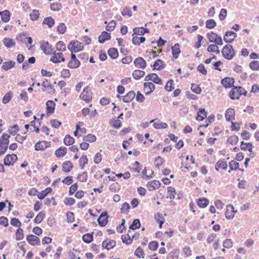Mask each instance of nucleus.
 Wrapping results in <instances>:
<instances>
[{
	"label": "nucleus",
	"mask_w": 259,
	"mask_h": 259,
	"mask_svg": "<svg viewBox=\"0 0 259 259\" xmlns=\"http://www.w3.org/2000/svg\"><path fill=\"white\" fill-rule=\"evenodd\" d=\"M222 54L226 59L230 60L234 57L235 51L232 46L226 45L222 50Z\"/></svg>",
	"instance_id": "nucleus-1"
},
{
	"label": "nucleus",
	"mask_w": 259,
	"mask_h": 259,
	"mask_svg": "<svg viewBox=\"0 0 259 259\" xmlns=\"http://www.w3.org/2000/svg\"><path fill=\"white\" fill-rule=\"evenodd\" d=\"M79 97L87 103L90 102L92 100V93L90 88L89 87L85 88Z\"/></svg>",
	"instance_id": "nucleus-2"
},
{
	"label": "nucleus",
	"mask_w": 259,
	"mask_h": 259,
	"mask_svg": "<svg viewBox=\"0 0 259 259\" xmlns=\"http://www.w3.org/2000/svg\"><path fill=\"white\" fill-rule=\"evenodd\" d=\"M242 90H244V88L241 87H233L229 94L230 98L232 100L236 99H238L239 96L241 95V93H242L241 92Z\"/></svg>",
	"instance_id": "nucleus-3"
},
{
	"label": "nucleus",
	"mask_w": 259,
	"mask_h": 259,
	"mask_svg": "<svg viewBox=\"0 0 259 259\" xmlns=\"http://www.w3.org/2000/svg\"><path fill=\"white\" fill-rule=\"evenodd\" d=\"M83 48V46L81 42L78 41H71L68 46V49L70 50L72 53L74 51V52H77L80 51Z\"/></svg>",
	"instance_id": "nucleus-4"
},
{
	"label": "nucleus",
	"mask_w": 259,
	"mask_h": 259,
	"mask_svg": "<svg viewBox=\"0 0 259 259\" xmlns=\"http://www.w3.org/2000/svg\"><path fill=\"white\" fill-rule=\"evenodd\" d=\"M17 156L16 154H8L4 159V163L5 165H13L14 163L17 160Z\"/></svg>",
	"instance_id": "nucleus-5"
},
{
	"label": "nucleus",
	"mask_w": 259,
	"mask_h": 259,
	"mask_svg": "<svg viewBox=\"0 0 259 259\" xmlns=\"http://www.w3.org/2000/svg\"><path fill=\"white\" fill-rule=\"evenodd\" d=\"M144 80L146 81L152 80L155 83L158 84H162V80L155 73H151L146 75Z\"/></svg>",
	"instance_id": "nucleus-6"
},
{
	"label": "nucleus",
	"mask_w": 259,
	"mask_h": 259,
	"mask_svg": "<svg viewBox=\"0 0 259 259\" xmlns=\"http://www.w3.org/2000/svg\"><path fill=\"white\" fill-rule=\"evenodd\" d=\"M51 145V142L42 141H39L35 145V150L36 151L44 150L48 147H49Z\"/></svg>",
	"instance_id": "nucleus-7"
},
{
	"label": "nucleus",
	"mask_w": 259,
	"mask_h": 259,
	"mask_svg": "<svg viewBox=\"0 0 259 259\" xmlns=\"http://www.w3.org/2000/svg\"><path fill=\"white\" fill-rule=\"evenodd\" d=\"M237 36V35L235 32L229 31L226 32L224 37V40L226 42L232 43L234 40L235 38H236Z\"/></svg>",
	"instance_id": "nucleus-8"
},
{
	"label": "nucleus",
	"mask_w": 259,
	"mask_h": 259,
	"mask_svg": "<svg viewBox=\"0 0 259 259\" xmlns=\"http://www.w3.org/2000/svg\"><path fill=\"white\" fill-rule=\"evenodd\" d=\"M237 212L235 210L233 205L229 204L227 205V209L225 212L226 218L227 219H231L234 217V213Z\"/></svg>",
	"instance_id": "nucleus-9"
},
{
	"label": "nucleus",
	"mask_w": 259,
	"mask_h": 259,
	"mask_svg": "<svg viewBox=\"0 0 259 259\" xmlns=\"http://www.w3.org/2000/svg\"><path fill=\"white\" fill-rule=\"evenodd\" d=\"M40 49L45 54H50L52 53V46L48 41L41 42Z\"/></svg>",
	"instance_id": "nucleus-10"
},
{
	"label": "nucleus",
	"mask_w": 259,
	"mask_h": 259,
	"mask_svg": "<svg viewBox=\"0 0 259 259\" xmlns=\"http://www.w3.org/2000/svg\"><path fill=\"white\" fill-rule=\"evenodd\" d=\"M116 244V242L113 240L106 239L102 243V247L106 248L108 250L113 248Z\"/></svg>",
	"instance_id": "nucleus-11"
},
{
	"label": "nucleus",
	"mask_w": 259,
	"mask_h": 259,
	"mask_svg": "<svg viewBox=\"0 0 259 259\" xmlns=\"http://www.w3.org/2000/svg\"><path fill=\"white\" fill-rule=\"evenodd\" d=\"M108 222V215L106 212H103L101 214L99 218L98 219V222L99 224L102 226H105Z\"/></svg>",
	"instance_id": "nucleus-12"
},
{
	"label": "nucleus",
	"mask_w": 259,
	"mask_h": 259,
	"mask_svg": "<svg viewBox=\"0 0 259 259\" xmlns=\"http://www.w3.org/2000/svg\"><path fill=\"white\" fill-rule=\"evenodd\" d=\"M27 241L32 245H36L39 244V239L38 237L33 235H29L27 236Z\"/></svg>",
	"instance_id": "nucleus-13"
},
{
	"label": "nucleus",
	"mask_w": 259,
	"mask_h": 259,
	"mask_svg": "<svg viewBox=\"0 0 259 259\" xmlns=\"http://www.w3.org/2000/svg\"><path fill=\"white\" fill-rule=\"evenodd\" d=\"M50 61L54 63H59L60 61H64L65 59L63 56L62 53H54L53 56L50 59Z\"/></svg>",
	"instance_id": "nucleus-14"
},
{
	"label": "nucleus",
	"mask_w": 259,
	"mask_h": 259,
	"mask_svg": "<svg viewBox=\"0 0 259 259\" xmlns=\"http://www.w3.org/2000/svg\"><path fill=\"white\" fill-rule=\"evenodd\" d=\"M46 108L48 114H52L55 109V103L52 100H49L46 103Z\"/></svg>",
	"instance_id": "nucleus-15"
},
{
	"label": "nucleus",
	"mask_w": 259,
	"mask_h": 259,
	"mask_svg": "<svg viewBox=\"0 0 259 259\" xmlns=\"http://www.w3.org/2000/svg\"><path fill=\"white\" fill-rule=\"evenodd\" d=\"M136 66H138L139 68L144 69L146 66V61L142 57H138L134 62Z\"/></svg>",
	"instance_id": "nucleus-16"
},
{
	"label": "nucleus",
	"mask_w": 259,
	"mask_h": 259,
	"mask_svg": "<svg viewBox=\"0 0 259 259\" xmlns=\"http://www.w3.org/2000/svg\"><path fill=\"white\" fill-rule=\"evenodd\" d=\"M234 82V79L230 77H225L221 81L223 85L226 88L231 87Z\"/></svg>",
	"instance_id": "nucleus-17"
},
{
	"label": "nucleus",
	"mask_w": 259,
	"mask_h": 259,
	"mask_svg": "<svg viewBox=\"0 0 259 259\" xmlns=\"http://www.w3.org/2000/svg\"><path fill=\"white\" fill-rule=\"evenodd\" d=\"M136 94L134 91H130L123 97V101L128 103L132 101L135 97Z\"/></svg>",
	"instance_id": "nucleus-18"
},
{
	"label": "nucleus",
	"mask_w": 259,
	"mask_h": 259,
	"mask_svg": "<svg viewBox=\"0 0 259 259\" xmlns=\"http://www.w3.org/2000/svg\"><path fill=\"white\" fill-rule=\"evenodd\" d=\"M15 64L16 63L15 61L10 60L3 63V64L2 66V68L6 71H7L13 68Z\"/></svg>",
	"instance_id": "nucleus-19"
},
{
	"label": "nucleus",
	"mask_w": 259,
	"mask_h": 259,
	"mask_svg": "<svg viewBox=\"0 0 259 259\" xmlns=\"http://www.w3.org/2000/svg\"><path fill=\"white\" fill-rule=\"evenodd\" d=\"M9 141L4 142L2 139H0V155L4 154L7 151Z\"/></svg>",
	"instance_id": "nucleus-20"
},
{
	"label": "nucleus",
	"mask_w": 259,
	"mask_h": 259,
	"mask_svg": "<svg viewBox=\"0 0 259 259\" xmlns=\"http://www.w3.org/2000/svg\"><path fill=\"white\" fill-rule=\"evenodd\" d=\"M110 34L106 31H103L99 36V42L103 44L106 40L110 39Z\"/></svg>",
	"instance_id": "nucleus-21"
},
{
	"label": "nucleus",
	"mask_w": 259,
	"mask_h": 259,
	"mask_svg": "<svg viewBox=\"0 0 259 259\" xmlns=\"http://www.w3.org/2000/svg\"><path fill=\"white\" fill-rule=\"evenodd\" d=\"M172 53L173 57L177 59L179 57V55L181 53L180 46L179 44H176L171 47Z\"/></svg>",
	"instance_id": "nucleus-22"
},
{
	"label": "nucleus",
	"mask_w": 259,
	"mask_h": 259,
	"mask_svg": "<svg viewBox=\"0 0 259 259\" xmlns=\"http://www.w3.org/2000/svg\"><path fill=\"white\" fill-rule=\"evenodd\" d=\"M144 88L145 91H147L146 94H149L152 92L155 89V85L152 82H145Z\"/></svg>",
	"instance_id": "nucleus-23"
},
{
	"label": "nucleus",
	"mask_w": 259,
	"mask_h": 259,
	"mask_svg": "<svg viewBox=\"0 0 259 259\" xmlns=\"http://www.w3.org/2000/svg\"><path fill=\"white\" fill-rule=\"evenodd\" d=\"M73 167V164L70 161H65L63 163L62 169L65 172H69Z\"/></svg>",
	"instance_id": "nucleus-24"
},
{
	"label": "nucleus",
	"mask_w": 259,
	"mask_h": 259,
	"mask_svg": "<svg viewBox=\"0 0 259 259\" xmlns=\"http://www.w3.org/2000/svg\"><path fill=\"white\" fill-rule=\"evenodd\" d=\"M4 45L8 48H11L15 45V42L14 39L10 38H5L3 40Z\"/></svg>",
	"instance_id": "nucleus-25"
},
{
	"label": "nucleus",
	"mask_w": 259,
	"mask_h": 259,
	"mask_svg": "<svg viewBox=\"0 0 259 259\" xmlns=\"http://www.w3.org/2000/svg\"><path fill=\"white\" fill-rule=\"evenodd\" d=\"M2 20L4 22H8L10 20V12L8 10H5L0 12Z\"/></svg>",
	"instance_id": "nucleus-26"
},
{
	"label": "nucleus",
	"mask_w": 259,
	"mask_h": 259,
	"mask_svg": "<svg viewBox=\"0 0 259 259\" xmlns=\"http://www.w3.org/2000/svg\"><path fill=\"white\" fill-rule=\"evenodd\" d=\"M153 126L156 129L166 128L168 127L166 123L161 122L159 120L157 119L156 122H154Z\"/></svg>",
	"instance_id": "nucleus-27"
},
{
	"label": "nucleus",
	"mask_w": 259,
	"mask_h": 259,
	"mask_svg": "<svg viewBox=\"0 0 259 259\" xmlns=\"http://www.w3.org/2000/svg\"><path fill=\"white\" fill-rule=\"evenodd\" d=\"M67 152V148L65 147H61L55 152V155L58 157L64 156Z\"/></svg>",
	"instance_id": "nucleus-28"
},
{
	"label": "nucleus",
	"mask_w": 259,
	"mask_h": 259,
	"mask_svg": "<svg viewBox=\"0 0 259 259\" xmlns=\"http://www.w3.org/2000/svg\"><path fill=\"white\" fill-rule=\"evenodd\" d=\"M235 111L234 109L229 108L227 110L225 113V118L227 121H230L232 119V117H233L234 119Z\"/></svg>",
	"instance_id": "nucleus-29"
},
{
	"label": "nucleus",
	"mask_w": 259,
	"mask_h": 259,
	"mask_svg": "<svg viewBox=\"0 0 259 259\" xmlns=\"http://www.w3.org/2000/svg\"><path fill=\"white\" fill-rule=\"evenodd\" d=\"M42 23L47 25L50 28H51L55 24L54 19L51 17H49L44 19Z\"/></svg>",
	"instance_id": "nucleus-30"
},
{
	"label": "nucleus",
	"mask_w": 259,
	"mask_h": 259,
	"mask_svg": "<svg viewBox=\"0 0 259 259\" xmlns=\"http://www.w3.org/2000/svg\"><path fill=\"white\" fill-rule=\"evenodd\" d=\"M220 167H222L224 169L227 168V164L224 159L219 160L215 165V168L217 171H218L219 168Z\"/></svg>",
	"instance_id": "nucleus-31"
},
{
	"label": "nucleus",
	"mask_w": 259,
	"mask_h": 259,
	"mask_svg": "<svg viewBox=\"0 0 259 259\" xmlns=\"http://www.w3.org/2000/svg\"><path fill=\"white\" fill-rule=\"evenodd\" d=\"M209 203V201L205 198H199L197 201L198 205L201 208H205Z\"/></svg>",
	"instance_id": "nucleus-32"
},
{
	"label": "nucleus",
	"mask_w": 259,
	"mask_h": 259,
	"mask_svg": "<svg viewBox=\"0 0 259 259\" xmlns=\"http://www.w3.org/2000/svg\"><path fill=\"white\" fill-rule=\"evenodd\" d=\"M145 73L144 71L140 70H136L133 73V76L135 79H139L141 77H143Z\"/></svg>",
	"instance_id": "nucleus-33"
},
{
	"label": "nucleus",
	"mask_w": 259,
	"mask_h": 259,
	"mask_svg": "<svg viewBox=\"0 0 259 259\" xmlns=\"http://www.w3.org/2000/svg\"><path fill=\"white\" fill-rule=\"evenodd\" d=\"M153 69L160 70L164 68L163 61L160 59L157 60L153 65Z\"/></svg>",
	"instance_id": "nucleus-34"
},
{
	"label": "nucleus",
	"mask_w": 259,
	"mask_h": 259,
	"mask_svg": "<svg viewBox=\"0 0 259 259\" xmlns=\"http://www.w3.org/2000/svg\"><path fill=\"white\" fill-rule=\"evenodd\" d=\"M109 56L112 59H116L118 56V52L115 48H111L108 52Z\"/></svg>",
	"instance_id": "nucleus-35"
},
{
	"label": "nucleus",
	"mask_w": 259,
	"mask_h": 259,
	"mask_svg": "<svg viewBox=\"0 0 259 259\" xmlns=\"http://www.w3.org/2000/svg\"><path fill=\"white\" fill-rule=\"evenodd\" d=\"M167 193V198H169L170 199H175L176 191L174 188L171 187H168Z\"/></svg>",
	"instance_id": "nucleus-36"
},
{
	"label": "nucleus",
	"mask_w": 259,
	"mask_h": 259,
	"mask_svg": "<svg viewBox=\"0 0 259 259\" xmlns=\"http://www.w3.org/2000/svg\"><path fill=\"white\" fill-rule=\"evenodd\" d=\"M93 234H85L82 236V240L84 242L87 243L91 242L93 239Z\"/></svg>",
	"instance_id": "nucleus-37"
},
{
	"label": "nucleus",
	"mask_w": 259,
	"mask_h": 259,
	"mask_svg": "<svg viewBox=\"0 0 259 259\" xmlns=\"http://www.w3.org/2000/svg\"><path fill=\"white\" fill-rule=\"evenodd\" d=\"M62 8V5L58 3H52L50 5V9L54 11H59Z\"/></svg>",
	"instance_id": "nucleus-38"
},
{
	"label": "nucleus",
	"mask_w": 259,
	"mask_h": 259,
	"mask_svg": "<svg viewBox=\"0 0 259 259\" xmlns=\"http://www.w3.org/2000/svg\"><path fill=\"white\" fill-rule=\"evenodd\" d=\"M74 139L69 135H66L64 139V143L66 145H70L73 144Z\"/></svg>",
	"instance_id": "nucleus-39"
},
{
	"label": "nucleus",
	"mask_w": 259,
	"mask_h": 259,
	"mask_svg": "<svg viewBox=\"0 0 259 259\" xmlns=\"http://www.w3.org/2000/svg\"><path fill=\"white\" fill-rule=\"evenodd\" d=\"M45 215V212L41 211L38 213L34 219V222L36 224H39L42 221Z\"/></svg>",
	"instance_id": "nucleus-40"
},
{
	"label": "nucleus",
	"mask_w": 259,
	"mask_h": 259,
	"mask_svg": "<svg viewBox=\"0 0 259 259\" xmlns=\"http://www.w3.org/2000/svg\"><path fill=\"white\" fill-rule=\"evenodd\" d=\"M130 208V205L128 203L125 202L121 205V207L120 209L121 212L122 213L127 214L129 211V209Z\"/></svg>",
	"instance_id": "nucleus-41"
},
{
	"label": "nucleus",
	"mask_w": 259,
	"mask_h": 259,
	"mask_svg": "<svg viewBox=\"0 0 259 259\" xmlns=\"http://www.w3.org/2000/svg\"><path fill=\"white\" fill-rule=\"evenodd\" d=\"M216 24L215 21L213 19H209L206 21V27L208 29L213 28Z\"/></svg>",
	"instance_id": "nucleus-42"
},
{
	"label": "nucleus",
	"mask_w": 259,
	"mask_h": 259,
	"mask_svg": "<svg viewBox=\"0 0 259 259\" xmlns=\"http://www.w3.org/2000/svg\"><path fill=\"white\" fill-rule=\"evenodd\" d=\"M148 185L152 188L153 189H156L160 187V183L158 181L154 180L148 182Z\"/></svg>",
	"instance_id": "nucleus-43"
},
{
	"label": "nucleus",
	"mask_w": 259,
	"mask_h": 259,
	"mask_svg": "<svg viewBox=\"0 0 259 259\" xmlns=\"http://www.w3.org/2000/svg\"><path fill=\"white\" fill-rule=\"evenodd\" d=\"M121 239L122 242L126 244H131L133 240L129 234L122 235Z\"/></svg>",
	"instance_id": "nucleus-44"
},
{
	"label": "nucleus",
	"mask_w": 259,
	"mask_h": 259,
	"mask_svg": "<svg viewBox=\"0 0 259 259\" xmlns=\"http://www.w3.org/2000/svg\"><path fill=\"white\" fill-rule=\"evenodd\" d=\"M140 225L141 224L139 220L136 219L134 220L133 223L130 226V228L132 230H135L136 229L139 228Z\"/></svg>",
	"instance_id": "nucleus-45"
},
{
	"label": "nucleus",
	"mask_w": 259,
	"mask_h": 259,
	"mask_svg": "<svg viewBox=\"0 0 259 259\" xmlns=\"http://www.w3.org/2000/svg\"><path fill=\"white\" fill-rule=\"evenodd\" d=\"M239 138L237 136H232L228 138L227 142L231 144H235L238 143Z\"/></svg>",
	"instance_id": "nucleus-46"
},
{
	"label": "nucleus",
	"mask_w": 259,
	"mask_h": 259,
	"mask_svg": "<svg viewBox=\"0 0 259 259\" xmlns=\"http://www.w3.org/2000/svg\"><path fill=\"white\" fill-rule=\"evenodd\" d=\"M207 51L209 52H216L217 54H219L220 52L216 45H209L207 48Z\"/></svg>",
	"instance_id": "nucleus-47"
},
{
	"label": "nucleus",
	"mask_w": 259,
	"mask_h": 259,
	"mask_svg": "<svg viewBox=\"0 0 259 259\" xmlns=\"http://www.w3.org/2000/svg\"><path fill=\"white\" fill-rule=\"evenodd\" d=\"M80 64V62L78 60H76L73 61H69L68 66L71 68H75L79 67Z\"/></svg>",
	"instance_id": "nucleus-48"
},
{
	"label": "nucleus",
	"mask_w": 259,
	"mask_h": 259,
	"mask_svg": "<svg viewBox=\"0 0 259 259\" xmlns=\"http://www.w3.org/2000/svg\"><path fill=\"white\" fill-rule=\"evenodd\" d=\"M83 140L88 142H94L96 140V137L95 135L89 134L83 137Z\"/></svg>",
	"instance_id": "nucleus-49"
},
{
	"label": "nucleus",
	"mask_w": 259,
	"mask_h": 259,
	"mask_svg": "<svg viewBox=\"0 0 259 259\" xmlns=\"http://www.w3.org/2000/svg\"><path fill=\"white\" fill-rule=\"evenodd\" d=\"M250 68L253 70H259V62L258 61H253L249 64Z\"/></svg>",
	"instance_id": "nucleus-50"
},
{
	"label": "nucleus",
	"mask_w": 259,
	"mask_h": 259,
	"mask_svg": "<svg viewBox=\"0 0 259 259\" xmlns=\"http://www.w3.org/2000/svg\"><path fill=\"white\" fill-rule=\"evenodd\" d=\"M66 27L64 23H60L57 27V31L61 34H63L66 30Z\"/></svg>",
	"instance_id": "nucleus-51"
},
{
	"label": "nucleus",
	"mask_w": 259,
	"mask_h": 259,
	"mask_svg": "<svg viewBox=\"0 0 259 259\" xmlns=\"http://www.w3.org/2000/svg\"><path fill=\"white\" fill-rule=\"evenodd\" d=\"M16 239L18 240H21L24 237L23 230L21 229L20 227L16 231Z\"/></svg>",
	"instance_id": "nucleus-52"
},
{
	"label": "nucleus",
	"mask_w": 259,
	"mask_h": 259,
	"mask_svg": "<svg viewBox=\"0 0 259 259\" xmlns=\"http://www.w3.org/2000/svg\"><path fill=\"white\" fill-rule=\"evenodd\" d=\"M12 95L11 92H9L6 94L3 98V103L4 104H6L8 103L12 99Z\"/></svg>",
	"instance_id": "nucleus-53"
},
{
	"label": "nucleus",
	"mask_w": 259,
	"mask_h": 259,
	"mask_svg": "<svg viewBox=\"0 0 259 259\" xmlns=\"http://www.w3.org/2000/svg\"><path fill=\"white\" fill-rule=\"evenodd\" d=\"M218 35L216 33L212 32L210 33L207 34V37L210 42H213L218 37Z\"/></svg>",
	"instance_id": "nucleus-54"
},
{
	"label": "nucleus",
	"mask_w": 259,
	"mask_h": 259,
	"mask_svg": "<svg viewBox=\"0 0 259 259\" xmlns=\"http://www.w3.org/2000/svg\"><path fill=\"white\" fill-rule=\"evenodd\" d=\"M19 130V126L17 124H15L11 126L9 128V133L11 135H15L16 132Z\"/></svg>",
	"instance_id": "nucleus-55"
},
{
	"label": "nucleus",
	"mask_w": 259,
	"mask_h": 259,
	"mask_svg": "<svg viewBox=\"0 0 259 259\" xmlns=\"http://www.w3.org/2000/svg\"><path fill=\"white\" fill-rule=\"evenodd\" d=\"M116 25V22L114 20L111 21L106 26V29L108 31H111L113 30Z\"/></svg>",
	"instance_id": "nucleus-56"
},
{
	"label": "nucleus",
	"mask_w": 259,
	"mask_h": 259,
	"mask_svg": "<svg viewBox=\"0 0 259 259\" xmlns=\"http://www.w3.org/2000/svg\"><path fill=\"white\" fill-rule=\"evenodd\" d=\"M64 202L66 205L71 206L75 203V200L73 198L68 197L65 199Z\"/></svg>",
	"instance_id": "nucleus-57"
},
{
	"label": "nucleus",
	"mask_w": 259,
	"mask_h": 259,
	"mask_svg": "<svg viewBox=\"0 0 259 259\" xmlns=\"http://www.w3.org/2000/svg\"><path fill=\"white\" fill-rule=\"evenodd\" d=\"M56 49L58 51H65L66 48L64 43L62 41H59L56 45Z\"/></svg>",
	"instance_id": "nucleus-58"
},
{
	"label": "nucleus",
	"mask_w": 259,
	"mask_h": 259,
	"mask_svg": "<svg viewBox=\"0 0 259 259\" xmlns=\"http://www.w3.org/2000/svg\"><path fill=\"white\" fill-rule=\"evenodd\" d=\"M191 89L193 92L197 94H199L201 92V88L199 86H197L194 83L191 84Z\"/></svg>",
	"instance_id": "nucleus-59"
},
{
	"label": "nucleus",
	"mask_w": 259,
	"mask_h": 259,
	"mask_svg": "<svg viewBox=\"0 0 259 259\" xmlns=\"http://www.w3.org/2000/svg\"><path fill=\"white\" fill-rule=\"evenodd\" d=\"M239 163L234 160L230 162L229 167L232 170H236L239 169Z\"/></svg>",
	"instance_id": "nucleus-60"
},
{
	"label": "nucleus",
	"mask_w": 259,
	"mask_h": 259,
	"mask_svg": "<svg viewBox=\"0 0 259 259\" xmlns=\"http://www.w3.org/2000/svg\"><path fill=\"white\" fill-rule=\"evenodd\" d=\"M135 254L140 258H144V253L141 247L137 248L135 252Z\"/></svg>",
	"instance_id": "nucleus-61"
},
{
	"label": "nucleus",
	"mask_w": 259,
	"mask_h": 259,
	"mask_svg": "<svg viewBox=\"0 0 259 259\" xmlns=\"http://www.w3.org/2000/svg\"><path fill=\"white\" fill-rule=\"evenodd\" d=\"M155 166L157 167H159V166L164 162V159L160 156H157L155 158Z\"/></svg>",
	"instance_id": "nucleus-62"
},
{
	"label": "nucleus",
	"mask_w": 259,
	"mask_h": 259,
	"mask_svg": "<svg viewBox=\"0 0 259 259\" xmlns=\"http://www.w3.org/2000/svg\"><path fill=\"white\" fill-rule=\"evenodd\" d=\"M121 14L123 16H128L130 17L132 16V12L128 8H124L121 11Z\"/></svg>",
	"instance_id": "nucleus-63"
},
{
	"label": "nucleus",
	"mask_w": 259,
	"mask_h": 259,
	"mask_svg": "<svg viewBox=\"0 0 259 259\" xmlns=\"http://www.w3.org/2000/svg\"><path fill=\"white\" fill-rule=\"evenodd\" d=\"M30 18L32 20L34 21L38 19L39 17L38 11L33 10V12L30 14Z\"/></svg>",
	"instance_id": "nucleus-64"
}]
</instances>
